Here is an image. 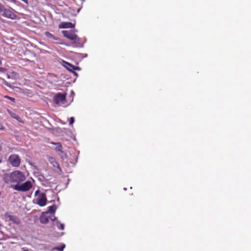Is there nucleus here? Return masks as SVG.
<instances>
[{
  "label": "nucleus",
  "mask_w": 251,
  "mask_h": 251,
  "mask_svg": "<svg viewBox=\"0 0 251 251\" xmlns=\"http://www.w3.org/2000/svg\"><path fill=\"white\" fill-rule=\"evenodd\" d=\"M2 178L6 183H16L18 185L25 180V176L23 172L16 170L9 174L5 173Z\"/></svg>",
  "instance_id": "f257e3e1"
},
{
  "label": "nucleus",
  "mask_w": 251,
  "mask_h": 251,
  "mask_svg": "<svg viewBox=\"0 0 251 251\" xmlns=\"http://www.w3.org/2000/svg\"><path fill=\"white\" fill-rule=\"evenodd\" d=\"M6 222H9V225H19L21 224V220L16 216L10 212L5 213L3 217Z\"/></svg>",
  "instance_id": "f03ea898"
},
{
  "label": "nucleus",
  "mask_w": 251,
  "mask_h": 251,
  "mask_svg": "<svg viewBox=\"0 0 251 251\" xmlns=\"http://www.w3.org/2000/svg\"><path fill=\"white\" fill-rule=\"evenodd\" d=\"M12 187L15 190L25 192L29 190L31 188L32 184L30 181H27L21 185L16 184Z\"/></svg>",
  "instance_id": "7ed1b4c3"
},
{
  "label": "nucleus",
  "mask_w": 251,
  "mask_h": 251,
  "mask_svg": "<svg viewBox=\"0 0 251 251\" xmlns=\"http://www.w3.org/2000/svg\"><path fill=\"white\" fill-rule=\"evenodd\" d=\"M62 32L65 37L71 41L77 42L79 40V37L75 33L73 30H63Z\"/></svg>",
  "instance_id": "20e7f679"
},
{
  "label": "nucleus",
  "mask_w": 251,
  "mask_h": 251,
  "mask_svg": "<svg viewBox=\"0 0 251 251\" xmlns=\"http://www.w3.org/2000/svg\"><path fill=\"white\" fill-rule=\"evenodd\" d=\"M8 162L13 167H18L20 165L21 159L18 155L13 154L9 157Z\"/></svg>",
  "instance_id": "39448f33"
},
{
  "label": "nucleus",
  "mask_w": 251,
  "mask_h": 251,
  "mask_svg": "<svg viewBox=\"0 0 251 251\" xmlns=\"http://www.w3.org/2000/svg\"><path fill=\"white\" fill-rule=\"evenodd\" d=\"M35 201H36L35 203L39 205L40 206L43 207L45 206L47 201L46 194L44 193H41V194L38 195Z\"/></svg>",
  "instance_id": "423d86ee"
},
{
  "label": "nucleus",
  "mask_w": 251,
  "mask_h": 251,
  "mask_svg": "<svg viewBox=\"0 0 251 251\" xmlns=\"http://www.w3.org/2000/svg\"><path fill=\"white\" fill-rule=\"evenodd\" d=\"M3 17L14 20L17 18V15L14 13V10L11 8H5L1 14Z\"/></svg>",
  "instance_id": "0eeeda50"
},
{
  "label": "nucleus",
  "mask_w": 251,
  "mask_h": 251,
  "mask_svg": "<svg viewBox=\"0 0 251 251\" xmlns=\"http://www.w3.org/2000/svg\"><path fill=\"white\" fill-rule=\"evenodd\" d=\"M53 100L54 103L57 104H64L66 101V95L58 93L54 96Z\"/></svg>",
  "instance_id": "6e6552de"
},
{
  "label": "nucleus",
  "mask_w": 251,
  "mask_h": 251,
  "mask_svg": "<svg viewBox=\"0 0 251 251\" xmlns=\"http://www.w3.org/2000/svg\"><path fill=\"white\" fill-rule=\"evenodd\" d=\"M48 159L49 162L52 165L54 168H56L58 169L59 171H61L60 165L56 161L55 159L51 156H48Z\"/></svg>",
  "instance_id": "1a4fd4ad"
},
{
  "label": "nucleus",
  "mask_w": 251,
  "mask_h": 251,
  "mask_svg": "<svg viewBox=\"0 0 251 251\" xmlns=\"http://www.w3.org/2000/svg\"><path fill=\"white\" fill-rule=\"evenodd\" d=\"M75 25L71 22H62L59 25L60 28H74Z\"/></svg>",
  "instance_id": "9d476101"
},
{
  "label": "nucleus",
  "mask_w": 251,
  "mask_h": 251,
  "mask_svg": "<svg viewBox=\"0 0 251 251\" xmlns=\"http://www.w3.org/2000/svg\"><path fill=\"white\" fill-rule=\"evenodd\" d=\"M64 66L67 70L71 72H73L74 70H80L78 67H75L71 64L65 61L64 62Z\"/></svg>",
  "instance_id": "9b49d317"
},
{
  "label": "nucleus",
  "mask_w": 251,
  "mask_h": 251,
  "mask_svg": "<svg viewBox=\"0 0 251 251\" xmlns=\"http://www.w3.org/2000/svg\"><path fill=\"white\" fill-rule=\"evenodd\" d=\"M45 35L47 37H48L50 39H51L53 40L58 41V42H57V43L60 44H62V43L61 42V40L59 38L54 36L53 34H52L50 32H49L48 31H46L45 32Z\"/></svg>",
  "instance_id": "f8f14e48"
},
{
  "label": "nucleus",
  "mask_w": 251,
  "mask_h": 251,
  "mask_svg": "<svg viewBox=\"0 0 251 251\" xmlns=\"http://www.w3.org/2000/svg\"><path fill=\"white\" fill-rule=\"evenodd\" d=\"M46 213L42 214L40 217V221L42 224H47L50 219V217L47 215Z\"/></svg>",
  "instance_id": "ddd939ff"
},
{
  "label": "nucleus",
  "mask_w": 251,
  "mask_h": 251,
  "mask_svg": "<svg viewBox=\"0 0 251 251\" xmlns=\"http://www.w3.org/2000/svg\"><path fill=\"white\" fill-rule=\"evenodd\" d=\"M7 111L8 113V114L14 119L17 120L18 121L20 122H22V121L20 119V118L16 115L15 113L12 112L11 111H10L9 109H7Z\"/></svg>",
  "instance_id": "4468645a"
},
{
  "label": "nucleus",
  "mask_w": 251,
  "mask_h": 251,
  "mask_svg": "<svg viewBox=\"0 0 251 251\" xmlns=\"http://www.w3.org/2000/svg\"><path fill=\"white\" fill-rule=\"evenodd\" d=\"M56 210V206L55 205H52L48 207V210L46 213L48 214L49 213L51 214H54Z\"/></svg>",
  "instance_id": "2eb2a0df"
},
{
  "label": "nucleus",
  "mask_w": 251,
  "mask_h": 251,
  "mask_svg": "<svg viewBox=\"0 0 251 251\" xmlns=\"http://www.w3.org/2000/svg\"><path fill=\"white\" fill-rule=\"evenodd\" d=\"M52 144H53V145H55L56 146V147L55 148V150L57 151V152H59L60 151H61L62 150V146L61 145V144L60 143H54V142H52L51 143Z\"/></svg>",
  "instance_id": "dca6fc26"
},
{
  "label": "nucleus",
  "mask_w": 251,
  "mask_h": 251,
  "mask_svg": "<svg viewBox=\"0 0 251 251\" xmlns=\"http://www.w3.org/2000/svg\"><path fill=\"white\" fill-rule=\"evenodd\" d=\"M58 155L61 157V158L64 160V159L67 158V154L64 152L62 150L58 152Z\"/></svg>",
  "instance_id": "f3484780"
},
{
  "label": "nucleus",
  "mask_w": 251,
  "mask_h": 251,
  "mask_svg": "<svg viewBox=\"0 0 251 251\" xmlns=\"http://www.w3.org/2000/svg\"><path fill=\"white\" fill-rule=\"evenodd\" d=\"M56 226H57L58 228L59 229L63 230L64 229V224L61 223L58 221H56Z\"/></svg>",
  "instance_id": "a211bd4d"
},
{
  "label": "nucleus",
  "mask_w": 251,
  "mask_h": 251,
  "mask_svg": "<svg viewBox=\"0 0 251 251\" xmlns=\"http://www.w3.org/2000/svg\"><path fill=\"white\" fill-rule=\"evenodd\" d=\"M65 247V244H63L60 247H57L53 248V250H56L59 251H63L64 248Z\"/></svg>",
  "instance_id": "6ab92c4d"
},
{
  "label": "nucleus",
  "mask_w": 251,
  "mask_h": 251,
  "mask_svg": "<svg viewBox=\"0 0 251 251\" xmlns=\"http://www.w3.org/2000/svg\"><path fill=\"white\" fill-rule=\"evenodd\" d=\"M5 8H6L5 7V6L1 3H0V13L2 14V13H3Z\"/></svg>",
  "instance_id": "aec40b11"
},
{
  "label": "nucleus",
  "mask_w": 251,
  "mask_h": 251,
  "mask_svg": "<svg viewBox=\"0 0 251 251\" xmlns=\"http://www.w3.org/2000/svg\"><path fill=\"white\" fill-rule=\"evenodd\" d=\"M4 98L9 99V100H11L12 101H15V99L14 98L10 97H9L8 96H5Z\"/></svg>",
  "instance_id": "412c9836"
},
{
  "label": "nucleus",
  "mask_w": 251,
  "mask_h": 251,
  "mask_svg": "<svg viewBox=\"0 0 251 251\" xmlns=\"http://www.w3.org/2000/svg\"><path fill=\"white\" fill-rule=\"evenodd\" d=\"M74 121H75V119H74V117L70 118V120H69V124L72 125L74 123Z\"/></svg>",
  "instance_id": "4be33fe9"
},
{
  "label": "nucleus",
  "mask_w": 251,
  "mask_h": 251,
  "mask_svg": "<svg viewBox=\"0 0 251 251\" xmlns=\"http://www.w3.org/2000/svg\"><path fill=\"white\" fill-rule=\"evenodd\" d=\"M40 194H41V193H40V191L39 190H37L35 192V196L36 197V198L37 197L38 195Z\"/></svg>",
  "instance_id": "5701e85b"
},
{
  "label": "nucleus",
  "mask_w": 251,
  "mask_h": 251,
  "mask_svg": "<svg viewBox=\"0 0 251 251\" xmlns=\"http://www.w3.org/2000/svg\"><path fill=\"white\" fill-rule=\"evenodd\" d=\"M50 219L51 221H55V220H56V218L54 216H52V217H50Z\"/></svg>",
  "instance_id": "b1692460"
},
{
  "label": "nucleus",
  "mask_w": 251,
  "mask_h": 251,
  "mask_svg": "<svg viewBox=\"0 0 251 251\" xmlns=\"http://www.w3.org/2000/svg\"><path fill=\"white\" fill-rule=\"evenodd\" d=\"M4 84L7 85V86L9 87H11V85L10 84H9L8 82H7L6 81H5L4 80L3 81Z\"/></svg>",
  "instance_id": "393cba45"
},
{
  "label": "nucleus",
  "mask_w": 251,
  "mask_h": 251,
  "mask_svg": "<svg viewBox=\"0 0 251 251\" xmlns=\"http://www.w3.org/2000/svg\"><path fill=\"white\" fill-rule=\"evenodd\" d=\"M0 130H4L3 126L0 124Z\"/></svg>",
  "instance_id": "a878e982"
},
{
  "label": "nucleus",
  "mask_w": 251,
  "mask_h": 251,
  "mask_svg": "<svg viewBox=\"0 0 251 251\" xmlns=\"http://www.w3.org/2000/svg\"><path fill=\"white\" fill-rule=\"evenodd\" d=\"M73 73H74L75 76H76V77L78 76V75H77V74L76 73L74 72H73Z\"/></svg>",
  "instance_id": "bb28decb"
},
{
  "label": "nucleus",
  "mask_w": 251,
  "mask_h": 251,
  "mask_svg": "<svg viewBox=\"0 0 251 251\" xmlns=\"http://www.w3.org/2000/svg\"><path fill=\"white\" fill-rule=\"evenodd\" d=\"M10 0L11 2H14V3H15V1H15V0Z\"/></svg>",
  "instance_id": "cd10ccee"
},
{
  "label": "nucleus",
  "mask_w": 251,
  "mask_h": 251,
  "mask_svg": "<svg viewBox=\"0 0 251 251\" xmlns=\"http://www.w3.org/2000/svg\"><path fill=\"white\" fill-rule=\"evenodd\" d=\"M72 94L74 95V92L73 91H72Z\"/></svg>",
  "instance_id": "c85d7f7f"
},
{
  "label": "nucleus",
  "mask_w": 251,
  "mask_h": 251,
  "mask_svg": "<svg viewBox=\"0 0 251 251\" xmlns=\"http://www.w3.org/2000/svg\"><path fill=\"white\" fill-rule=\"evenodd\" d=\"M1 147L0 146V151H1Z\"/></svg>",
  "instance_id": "c756f323"
},
{
  "label": "nucleus",
  "mask_w": 251,
  "mask_h": 251,
  "mask_svg": "<svg viewBox=\"0 0 251 251\" xmlns=\"http://www.w3.org/2000/svg\"><path fill=\"white\" fill-rule=\"evenodd\" d=\"M1 163V159H0V163Z\"/></svg>",
  "instance_id": "7c9ffc66"
},
{
  "label": "nucleus",
  "mask_w": 251,
  "mask_h": 251,
  "mask_svg": "<svg viewBox=\"0 0 251 251\" xmlns=\"http://www.w3.org/2000/svg\"><path fill=\"white\" fill-rule=\"evenodd\" d=\"M23 251H28V250H24Z\"/></svg>",
  "instance_id": "2f4dec72"
}]
</instances>
